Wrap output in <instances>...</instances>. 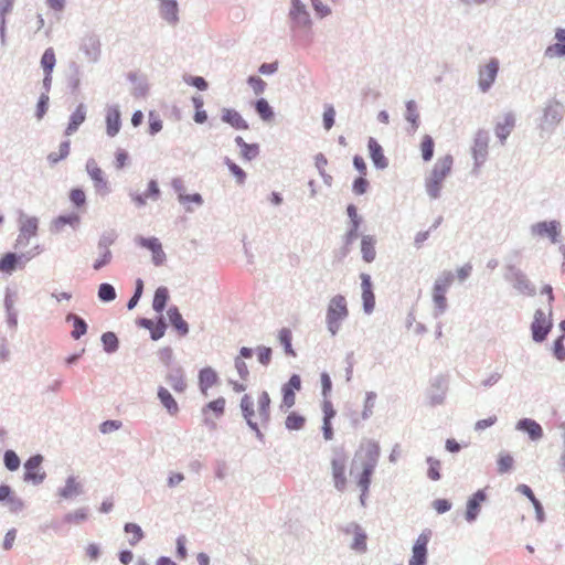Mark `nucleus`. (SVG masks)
Here are the masks:
<instances>
[{
    "label": "nucleus",
    "mask_w": 565,
    "mask_h": 565,
    "mask_svg": "<svg viewBox=\"0 0 565 565\" xmlns=\"http://www.w3.org/2000/svg\"><path fill=\"white\" fill-rule=\"evenodd\" d=\"M247 82L256 95L264 93L266 83L260 77L249 76Z\"/></svg>",
    "instance_id": "obj_60"
},
{
    "label": "nucleus",
    "mask_w": 565,
    "mask_h": 565,
    "mask_svg": "<svg viewBox=\"0 0 565 565\" xmlns=\"http://www.w3.org/2000/svg\"><path fill=\"white\" fill-rule=\"evenodd\" d=\"M169 299V292L166 287H159L153 297L152 307L157 312H162L164 309L167 301Z\"/></svg>",
    "instance_id": "obj_40"
},
{
    "label": "nucleus",
    "mask_w": 565,
    "mask_h": 565,
    "mask_svg": "<svg viewBox=\"0 0 565 565\" xmlns=\"http://www.w3.org/2000/svg\"><path fill=\"white\" fill-rule=\"evenodd\" d=\"M167 381L170 384V386L178 393L184 392V390L186 387V383L183 379V375L181 374V372L179 370L170 373L167 377Z\"/></svg>",
    "instance_id": "obj_41"
},
{
    "label": "nucleus",
    "mask_w": 565,
    "mask_h": 565,
    "mask_svg": "<svg viewBox=\"0 0 565 565\" xmlns=\"http://www.w3.org/2000/svg\"><path fill=\"white\" fill-rule=\"evenodd\" d=\"M427 462L429 465L428 467V477L429 479L436 481L440 478V461L434 458H428Z\"/></svg>",
    "instance_id": "obj_55"
},
{
    "label": "nucleus",
    "mask_w": 565,
    "mask_h": 565,
    "mask_svg": "<svg viewBox=\"0 0 565 565\" xmlns=\"http://www.w3.org/2000/svg\"><path fill=\"white\" fill-rule=\"evenodd\" d=\"M43 457L41 455L32 456L24 463V481L39 484L45 479V472L42 471L41 465Z\"/></svg>",
    "instance_id": "obj_9"
},
{
    "label": "nucleus",
    "mask_w": 565,
    "mask_h": 565,
    "mask_svg": "<svg viewBox=\"0 0 565 565\" xmlns=\"http://www.w3.org/2000/svg\"><path fill=\"white\" fill-rule=\"evenodd\" d=\"M86 169L96 188H106V181L104 179V172L98 167L95 160H89L86 164Z\"/></svg>",
    "instance_id": "obj_30"
},
{
    "label": "nucleus",
    "mask_w": 565,
    "mask_h": 565,
    "mask_svg": "<svg viewBox=\"0 0 565 565\" xmlns=\"http://www.w3.org/2000/svg\"><path fill=\"white\" fill-rule=\"evenodd\" d=\"M454 280V275L451 271H445L443 275L435 281L433 288V300L437 307V309L443 312L447 307L446 291L450 287Z\"/></svg>",
    "instance_id": "obj_7"
},
{
    "label": "nucleus",
    "mask_w": 565,
    "mask_h": 565,
    "mask_svg": "<svg viewBox=\"0 0 565 565\" xmlns=\"http://www.w3.org/2000/svg\"><path fill=\"white\" fill-rule=\"evenodd\" d=\"M222 120L231 125L233 128L238 130L248 129V125L246 120L241 116V114L234 109L224 108L222 110Z\"/></svg>",
    "instance_id": "obj_24"
},
{
    "label": "nucleus",
    "mask_w": 565,
    "mask_h": 565,
    "mask_svg": "<svg viewBox=\"0 0 565 565\" xmlns=\"http://www.w3.org/2000/svg\"><path fill=\"white\" fill-rule=\"evenodd\" d=\"M513 463H514V460L511 455L500 454L499 459H498V471L500 473H505L512 469Z\"/></svg>",
    "instance_id": "obj_52"
},
{
    "label": "nucleus",
    "mask_w": 565,
    "mask_h": 565,
    "mask_svg": "<svg viewBox=\"0 0 565 565\" xmlns=\"http://www.w3.org/2000/svg\"><path fill=\"white\" fill-rule=\"evenodd\" d=\"M104 348L108 352H114L118 348V339L115 333L106 332L102 335Z\"/></svg>",
    "instance_id": "obj_53"
},
{
    "label": "nucleus",
    "mask_w": 565,
    "mask_h": 565,
    "mask_svg": "<svg viewBox=\"0 0 565 565\" xmlns=\"http://www.w3.org/2000/svg\"><path fill=\"white\" fill-rule=\"evenodd\" d=\"M159 195H160V190H159L158 183L154 180H151L148 183L147 192L142 195L141 194L135 195L132 199L138 205H143V204H146L148 199L157 200L159 198Z\"/></svg>",
    "instance_id": "obj_32"
},
{
    "label": "nucleus",
    "mask_w": 565,
    "mask_h": 565,
    "mask_svg": "<svg viewBox=\"0 0 565 565\" xmlns=\"http://www.w3.org/2000/svg\"><path fill=\"white\" fill-rule=\"evenodd\" d=\"M66 321H73V330L71 332L73 339L78 340L82 335H84L87 332L86 322L78 316L70 313L66 317Z\"/></svg>",
    "instance_id": "obj_34"
},
{
    "label": "nucleus",
    "mask_w": 565,
    "mask_h": 565,
    "mask_svg": "<svg viewBox=\"0 0 565 565\" xmlns=\"http://www.w3.org/2000/svg\"><path fill=\"white\" fill-rule=\"evenodd\" d=\"M362 257L366 263H371L375 258V239L371 236H364L361 242Z\"/></svg>",
    "instance_id": "obj_33"
},
{
    "label": "nucleus",
    "mask_w": 565,
    "mask_h": 565,
    "mask_svg": "<svg viewBox=\"0 0 565 565\" xmlns=\"http://www.w3.org/2000/svg\"><path fill=\"white\" fill-rule=\"evenodd\" d=\"M556 43L548 45L544 52L545 57L556 58L565 56V29H557L555 32Z\"/></svg>",
    "instance_id": "obj_18"
},
{
    "label": "nucleus",
    "mask_w": 565,
    "mask_h": 565,
    "mask_svg": "<svg viewBox=\"0 0 565 565\" xmlns=\"http://www.w3.org/2000/svg\"><path fill=\"white\" fill-rule=\"evenodd\" d=\"M120 130V111L117 107H109L106 113V131L109 137L116 136Z\"/></svg>",
    "instance_id": "obj_23"
},
{
    "label": "nucleus",
    "mask_w": 565,
    "mask_h": 565,
    "mask_svg": "<svg viewBox=\"0 0 565 565\" xmlns=\"http://www.w3.org/2000/svg\"><path fill=\"white\" fill-rule=\"evenodd\" d=\"M14 0H0L1 32L4 31L6 15L12 11Z\"/></svg>",
    "instance_id": "obj_54"
},
{
    "label": "nucleus",
    "mask_w": 565,
    "mask_h": 565,
    "mask_svg": "<svg viewBox=\"0 0 565 565\" xmlns=\"http://www.w3.org/2000/svg\"><path fill=\"white\" fill-rule=\"evenodd\" d=\"M207 411L213 412L215 417H221L225 412V399L223 397H218L210 402L203 409L204 413Z\"/></svg>",
    "instance_id": "obj_48"
},
{
    "label": "nucleus",
    "mask_w": 565,
    "mask_h": 565,
    "mask_svg": "<svg viewBox=\"0 0 565 565\" xmlns=\"http://www.w3.org/2000/svg\"><path fill=\"white\" fill-rule=\"evenodd\" d=\"M270 397L267 392H262L257 399V409L254 408V403L249 395H244L241 401V408L243 416L247 424L254 430H258V424H265L269 420Z\"/></svg>",
    "instance_id": "obj_1"
},
{
    "label": "nucleus",
    "mask_w": 565,
    "mask_h": 565,
    "mask_svg": "<svg viewBox=\"0 0 565 565\" xmlns=\"http://www.w3.org/2000/svg\"><path fill=\"white\" fill-rule=\"evenodd\" d=\"M552 327V308L550 307L547 310L537 309L534 312L533 321L531 323L533 340L536 342L544 341Z\"/></svg>",
    "instance_id": "obj_4"
},
{
    "label": "nucleus",
    "mask_w": 565,
    "mask_h": 565,
    "mask_svg": "<svg viewBox=\"0 0 565 565\" xmlns=\"http://www.w3.org/2000/svg\"><path fill=\"white\" fill-rule=\"evenodd\" d=\"M490 137L489 134L484 130H479L476 134L472 145V156L476 161V166L479 167L484 163L488 149H489Z\"/></svg>",
    "instance_id": "obj_11"
},
{
    "label": "nucleus",
    "mask_w": 565,
    "mask_h": 565,
    "mask_svg": "<svg viewBox=\"0 0 565 565\" xmlns=\"http://www.w3.org/2000/svg\"><path fill=\"white\" fill-rule=\"evenodd\" d=\"M225 164L227 166L231 173L235 177L236 182L238 184H244L246 180L245 171L228 158L225 159Z\"/></svg>",
    "instance_id": "obj_47"
},
{
    "label": "nucleus",
    "mask_w": 565,
    "mask_h": 565,
    "mask_svg": "<svg viewBox=\"0 0 565 565\" xmlns=\"http://www.w3.org/2000/svg\"><path fill=\"white\" fill-rule=\"evenodd\" d=\"M161 129H162V120L156 113L150 111L149 113V132L151 135H154V134L159 132Z\"/></svg>",
    "instance_id": "obj_59"
},
{
    "label": "nucleus",
    "mask_w": 565,
    "mask_h": 565,
    "mask_svg": "<svg viewBox=\"0 0 565 565\" xmlns=\"http://www.w3.org/2000/svg\"><path fill=\"white\" fill-rule=\"evenodd\" d=\"M160 13L169 23L178 21V4L175 0H162L160 4Z\"/></svg>",
    "instance_id": "obj_27"
},
{
    "label": "nucleus",
    "mask_w": 565,
    "mask_h": 565,
    "mask_svg": "<svg viewBox=\"0 0 565 565\" xmlns=\"http://www.w3.org/2000/svg\"><path fill=\"white\" fill-rule=\"evenodd\" d=\"M98 297L102 301H113L116 298L115 288L109 284H102L98 288Z\"/></svg>",
    "instance_id": "obj_50"
},
{
    "label": "nucleus",
    "mask_w": 565,
    "mask_h": 565,
    "mask_svg": "<svg viewBox=\"0 0 565 565\" xmlns=\"http://www.w3.org/2000/svg\"><path fill=\"white\" fill-rule=\"evenodd\" d=\"M431 537V531H423L416 539L413 550L412 557L408 561V565H426L427 561V545Z\"/></svg>",
    "instance_id": "obj_8"
},
{
    "label": "nucleus",
    "mask_w": 565,
    "mask_h": 565,
    "mask_svg": "<svg viewBox=\"0 0 565 565\" xmlns=\"http://www.w3.org/2000/svg\"><path fill=\"white\" fill-rule=\"evenodd\" d=\"M138 244L145 248H148L152 253V262L156 266H160L166 260V254L162 249L161 243L156 237L145 238L140 237Z\"/></svg>",
    "instance_id": "obj_13"
},
{
    "label": "nucleus",
    "mask_w": 565,
    "mask_h": 565,
    "mask_svg": "<svg viewBox=\"0 0 565 565\" xmlns=\"http://www.w3.org/2000/svg\"><path fill=\"white\" fill-rule=\"evenodd\" d=\"M531 232L535 236L547 237L551 243L555 244L558 242L561 234V224L557 221L539 222L532 225Z\"/></svg>",
    "instance_id": "obj_10"
},
{
    "label": "nucleus",
    "mask_w": 565,
    "mask_h": 565,
    "mask_svg": "<svg viewBox=\"0 0 565 565\" xmlns=\"http://www.w3.org/2000/svg\"><path fill=\"white\" fill-rule=\"evenodd\" d=\"M86 118V110L85 106L83 104H79L75 111L72 114L70 122L67 125V128L65 130V134L67 136L74 134L78 127L85 121Z\"/></svg>",
    "instance_id": "obj_25"
},
{
    "label": "nucleus",
    "mask_w": 565,
    "mask_h": 565,
    "mask_svg": "<svg viewBox=\"0 0 565 565\" xmlns=\"http://www.w3.org/2000/svg\"><path fill=\"white\" fill-rule=\"evenodd\" d=\"M47 105H49V95L47 94H42L39 102H38V105H36V117L38 119H42L43 116L45 115L46 110H47Z\"/></svg>",
    "instance_id": "obj_63"
},
{
    "label": "nucleus",
    "mask_w": 565,
    "mask_h": 565,
    "mask_svg": "<svg viewBox=\"0 0 565 565\" xmlns=\"http://www.w3.org/2000/svg\"><path fill=\"white\" fill-rule=\"evenodd\" d=\"M124 530L130 535L128 542L131 546L137 545L143 539V532L136 523H126Z\"/></svg>",
    "instance_id": "obj_39"
},
{
    "label": "nucleus",
    "mask_w": 565,
    "mask_h": 565,
    "mask_svg": "<svg viewBox=\"0 0 565 565\" xmlns=\"http://www.w3.org/2000/svg\"><path fill=\"white\" fill-rule=\"evenodd\" d=\"M367 148H369L370 157H371L373 163L375 164V167L379 169L386 168L388 164V161H387L386 157L384 156L382 146L374 138L371 137V138H369Z\"/></svg>",
    "instance_id": "obj_20"
},
{
    "label": "nucleus",
    "mask_w": 565,
    "mask_h": 565,
    "mask_svg": "<svg viewBox=\"0 0 565 565\" xmlns=\"http://www.w3.org/2000/svg\"><path fill=\"white\" fill-rule=\"evenodd\" d=\"M110 260H111V252L107 247H104L99 258H97L94 263V269L99 270L102 267L109 264Z\"/></svg>",
    "instance_id": "obj_57"
},
{
    "label": "nucleus",
    "mask_w": 565,
    "mask_h": 565,
    "mask_svg": "<svg viewBox=\"0 0 565 565\" xmlns=\"http://www.w3.org/2000/svg\"><path fill=\"white\" fill-rule=\"evenodd\" d=\"M301 390V379L298 374H294L289 381L282 386L281 407L287 409L296 404V392Z\"/></svg>",
    "instance_id": "obj_12"
},
{
    "label": "nucleus",
    "mask_w": 565,
    "mask_h": 565,
    "mask_svg": "<svg viewBox=\"0 0 565 565\" xmlns=\"http://www.w3.org/2000/svg\"><path fill=\"white\" fill-rule=\"evenodd\" d=\"M515 125V119L511 114H507L503 118L497 122L494 132L495 136L500 139L501 143H504L507 138L512 132Z\"/></svg>",
    "instance_id": "obj_22"
},
{
    "label": "nucleus",
    "mask_w": 565,
    "mask_h": 565,
    "mask_svg": "<svg viewBox=\"0 0 565 565\" xmlns=\"http://www.w3.org/2000/svg\"><path fill=\"white\" fill-rule=\"evenodd\" d=\"M79 222V217L76 214L67 216H60L54 221V225L57 230H61L65 224L76 225Z\"/></svg>",
    "instance_id": "obj_58"
},
{
    "label": "nucleus",
    "mask_w": 565,
    "mask_h": 565,
    "mask_svg": "<svg viewBox=\"0 0 565 565\" xmlns=\"http://www.w3.org/2000/svg\"><path fill=\"white\" fill-rule=\"evenodd\" d=\"M70 200L71 202L77 206V207H81L85 204L86 202V195L84 193L83 190L81 189H73L71 192H70Z\"/></svg>",
    "instance_id": "obj_56"
},
{
    "label": "nucleus",
    "mask_w": 565,
    "mask_h": 565,
    "mask_svg": "<svg viewBox=\"0 0 565 565\" xmlns=\"http://www.w3.org/2000/svg\"><path fill=\"white\" fill-rule=\"evenodd\" d=\"M218 381V376L216 372L207 366L200 371L199 373V386L204 396H207V391L214 386Z\"/></svg>",
    "instance_id": "obj_21"
},
{
    "label": "nucleus",
    "mask_w": 565,
    "mask_h": 565,
    "mask_svg": "<svg viewBox=\"0 0 565 565\" xmlns=\"http://www.w3.org/2000/svg\"><path fill=\"white\" fill-rule=\"evenodd\" d=\"M335 111L332 106H327L323 113V126L327 130L331 129L334 124Z\"/></svg>",
    "instance_id": "obj_62"
},
{
    "label": "nucleus",
    "mask_w": 565,
    "mask_h": 565,
    "mask_svg": "<svg viewBox=\"0 0 565 565\" xmlns=\"http://www.w3.org/2000/svg\"><path fill=\"white\" fill-rule=\"evenodd\" d=\"M365 451L369 457V462L365 465L359 480V484L362 488V494L360 497L362 504H364L365 492L367 491L370 484V478L373 473L374 467L380 456V448L376 444L369 443L365 447Z\"/></svg>",
    "instance_id": "obj_5"
},
{
    "label": "nucleus",
    "mask_w": 565,
    "mask_h": 565,
    "mask_svg": "<svg viewBox=\"0 0 565 565\" xmlns=\"http://www.w3.org/2000/svg\"><path fill=\"white\" fill-rule=\"evenodd\" d=\"M355 169L360 173L359 179L355 180V193L363 194L369 188V182L364 179V175H366V164L362 158L355 157Z\"/></svg>",
    "instance_id": "obj_26"
},
{
    "label": "nucleus",
    "mask_w": 565,
    "mask_h": 565,
    "mask_svg": "<svg viewBox=\"0 0 565 565\" xmlns=\"http://www.w3.org/2000/svg\"><path fill=\"white\" fill-rule=\"evenodd\" d=\"M454 159L450 154L438 158L433 170L426 179V190L428 194L436 199L439 195L444 180L451 172Z\"/></svg>",
    "instance_id": "obj_2"
},
{
    "label": "nucleus",
    "mask_w": 565,
    "mask_h": 565,
    "mask_svg": "<svg viewBox=\"0 0 565 565\" xmlns=\"http://www.w3.org/2000/svg\"><path fill=\"white\" fill-rule=\"evenodd\" d=\"M554 355L557 360H565V347L563 344V337L558 338L553 344Z\"/></svg>",
    "instance_id": "obj_64"
},
{
    "label": "nucleus",
    "mask_w": 565,
    "mask_h": 565,
    "mask_svg": "<svg viewBox=\"0 0 565 565\" xmlns=\"http://www.w3.org/2000/svg\"><path fill=\"white\" fill-rule=\"evenodd\" d=\"M20 257L14 253H7L0 258V271L6 274H11L19 263Z\"/></svg>",
    "instance_id": "obj_38"
},
{
    "label": "nucleus",
    "mask_w": 565,
    "mask_h": 565,
    "mask_svg": "<svg viewBox=\"0 0 565 565\" xmlns=\"http://www.w3.org/2000/svg\"><path fill=\"white\" fill-rule=\"evenodd\" d=\"M499 70V63L497 60H491L479 72V85L483 92H486L494 82Z\"/></svg>",
    "instance_id": "obj_15"
},
{
    "label": "nucleus",
    "mask_w": 565,
    "mask_h": 565,
    "mask_svg": "<svg viewBox=\"0 0 565 565\" xmlns=\"http://www.w3.org/2000/svg\"><path fill=\"white\" fill-rule=\"evenodd\" d=\"M322 411H323V423H331V419L335 416V411L332 406V403L324 398L322 404Z\"/></svg>",
    "instance_id": "obj_61"
},
{
    "label": "nucleus",
    "mask_w": 565,
    "mask_h": 565,
    "mask_svg": "<svg viewBox=\"0 0 565 565\" xmlns=\"http://www.w3.org/2000/svg\"><path fill=\"white\" fill-rule=\"evenodd\" d=\"M306 418L297 413H290L286 418V427L290 430H297L303 427Z\"/></svg>",
    "instance_id": "obj_46"
},
{
    "label": "nucleus",
    "mask_w": 565,
    "mask_h": 565,
    "mask_svg": "<svg viewBox=\"0 0 565 565\" xmlns=\"http://www.w3.org/2000/svg\"><path fill=\"white\" fill-rule=\"evenodd\" d=\"M349 456L343 448H334L331 460L332 478L334 487L339 491H343L347 488L348 479L345 476V468Z\"/></svg>",
    "instance_id": "obj_3"
},
{
    "label": "nucleus",
    "mask_w": 565,
    "mask_h": 565,
    "mask_svg": "<svg viewBox=\"0 0 565 565\" xmlns=\"http://www.w3.org/2000/svg\"><path fill=\"white\" fill-rule=\"evenodd\" d=\"M79 492H81L79 482L76 480L75 477H70L66 480L65 487L60 490V495L62 498L68 499V498L79 494Z\"/></svg>",
    "instance_id": "obj_37"
},
{
    "label": "nucleus",
    "mask_w": 565,
    "mask_h": 565,
    "mask_svg": "<svg viewBox=\"0 0 565 565\" xmlns=\"http://www.w3.org/2000/svg\"><path fill=\"white\" fill-rule=\"evenodd\" d=\"M38 233V218L24 217L21 220L20 234L17 238V244L26 245L31 237Z\"/></svg>",
    "instance_id": "obj_14"
},
{
    "label": "nucleus",
    "mask_w": 565,
    "mask_h": 565,
    "mask_svg": "<svg viewBox=\"0 0 565 565\" xmlns=\"http://www.w3.org/2000/svg\"><path fill=\"white\" fill-rule=\"evenodd\" d=\"M418 118L419 115L417 113V107L415 102L409 100L406 104V119L413 125V128L416 129L418 127Z\"/></svg>",
    "instance_id": "obj_51"
},
{
    "label": "nucleus",
    "mask_w": 565,
    "mask_h": 565,
    "mask_svg": "<svg viewBox=\"0 0 565 565\" xmlns=\"http://www.w3.org/2000/svg\"><path fill=\"white\" fill-rule=\"evenodd\" d=\"M255 108L263 120L269 121L274 118V111L266 99H258L255 104Z\"/></svg>",
    "instance_id": "obj_43"
},
{
    "label": "nucleus",
    "mask_w": 565,
    "mask_h": 565,
    "mask_svg": "<svg viewBox=\"0 0 565 565\" xmlns=\"http://www.w3.org/2000/svg\"><path fill=\"white\" fill-rule=\"evenodd\" d=\"M168 318L171 322V324L181 333L185 334L188 333V323L183 320L181 313L179 312L178 308H170L168 310Z\"/></svg>",
    "instance_id": "obj_35"
},
{
    "label": "nucleus",
    "mask_w": 565,
    "mask_h": 565,
    "mask_svg": "<svg viewBox=\"0 0 565 565\" xmlns=\"http://www.w3.org/2000/svg\"><path fill=\"white\" fill-rule=\"evenodd\" d=\"M158 398L160 399L161 404L166 407V409L171 415H177L179 412V406L173 396L170 394V392L166 387H159L158 390Z\"/></svg>",
    "instance_id": "obj_29"
},
{
    "label": "nucleus",
    "mask_w": 565,
    "mask_h": 565,
    "mask_svg": "<svg viewBox=\"0 0 565 565\" xmlns=\"http://www.w3.org/2000/svg\"><path fill=\"white\" fill-rule=\"evenodd\" d=\"M290 17L298 25H307L309 23V15L305 6L299 0H292Z\"/></svg>",
    "instance_id": "obj_28"
},
{
    "label": "nucleus",
    "mask_w": 565,
    "mask_h": 565,
    "mask_svg": "<svg viewBox=\"0 0 565 565\" xmlns=\"http://www.w3.org/2000/svg\"><path fill=\"white\" fill-rule=\"evenodd\" d=\"M348 316L347 302L342 296L331 299L328 308L327 321L329 330L334 334L338 330V322Z\"/></svg>",
    "instance_id": "obj_6"
},
{
    "label": "nucleus",
    "mask_w": 565,
    "mask_h": 565,
    "mask_svg": "<svg viewBox=\"0 0 565 565\" xmlns=\"http://www.w3.org/2000/svg\"><path fill=\"white\" fill-rule=\"evenodd\" d=\"M235 142L241 147V154L245 160H253L259 153L258 145L256 143H246L242 137H236Z\"/></svg>",
    "instance_id": "obj_31"
},
{
    "label": "nucleus",
    "mask_w": 565,
    "mask_h": 565,
    "mask_svg": "<svg viewBox=\"0 0 565 565\" xmlns=\"http://www.w3.org/2000/svg\"><path fill=\"white\" fill-rule=\"evenodd\" d=\"M487 495L483 490H478L467 502L466 519L472 522L477 519L481 504L486 501Z\"/></svg>",
    "instance_id": "obj_19"
},
{
    "label": "nucleus",
    "mask_w": 565,
    "mask_h": 565,
    "mask_svg": "<svg viewBox=\"0 0 565 565\" xmlns=\"http://www.w3.org/2000/svg\"><path fill=\"white\" fill-rule=\"evenodd\" d=\"M4 466L10 471H15L20 467V458L13 450H7L3 457Z\"/></svg>",
    "instance_id": "obj_49"
},
{
    "label": "nucleus",
    "mask_w": 565,
    "mask_h": 565,
    "mask_svg": "<svg viewBox=\"0 0 565 565\" xmlns=\"http://www.w3.org/2000/svg\"><path fill=\"white\" fill-rule=\"evenodd\" d=\"M434 147H435V143H434L433 138L428 135H425L420 142V152H422V158L424 159V161L431 160V158L434 156Z\"/></svg>",
    "instance_id": "obj_44"
},
{
    "label": "nucleus",
    "mask_w": 565,
    "mask_h": 565,
    "mask_svg": "<svg viewBox=\"0 0 565 565\" xmlns=\"http://www.w3.org/2000/svg\"><path fill=\"white\" fill-rule=\"evenodd\" d=\"M0 501L6 502L11 512H19L23 509V501L17 497L12 489L7 484L0 486Z\"/></svg>",
    "instance_id": "obj_16"
},
{
    "label": "nucleus",
    "mask_w": 565,
    "mask_h": 565,
    "mask_svg": "<svg viewBox=\"0 0 565 565\" xmlns=\"http://www.w3.org/2000/svg\"><path fill=\"white\" fill-rule=\"evenodd\" d=\"M280 344L284 347L285 353L290 356H296V352L291 347V331L287 328H282L278 335Z\"/></svg>",
    "instance_id": "obj_42"
},
{
    "label": "nucleus",
    "mask_w": 565,
    "mask_h": 565,
    "mask_svg": "<svg viewBox=\"0 0 565 565\" xmlns=\"http://www.w3.org/2000/svg\"><path fill=\"white\" fill-rule=\"evenodd\" d=\"M518 427L529 433L532 439H539L543 435L542 427L532 419H523L519 422Z\"/></svg>",
    "instance_id": "obj_36"
},
{
    "label": "nucleus",
    "mask_w": 565,
    "mask_h": 565,
    "mask_svg": "<svg viewBox=\"0 0 565 565\" xmlns=\"http://www.w3.org/2000/svg\"><path fill=\"white\" fill-rule=\"evenodd\" d=\"M361 279L363 308L366 313H371L375 307V297L372 290L370 276L362 274Z\"/></svg>",
    "instance_id": "obj_17"
},
{
    "label": "nucleus",
    "mask_w": 565,
    "mask_h": 565,
    "mask_svg": "<svg viewBox=\"0 0 565 565\" xmlns=\"http://www.w3.org/2000/svg\"><path fill=\"white\" fill-rule=\"evenodd\" d=\"M55 63L56 58L54 50L52 47L46 49L41 58V65L43 67L44 73H52Z\"/></svg>",
    "instance_id": "obj_45"
}]
</instances>
